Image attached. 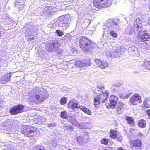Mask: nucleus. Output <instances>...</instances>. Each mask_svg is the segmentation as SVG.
Instances as JSON below:
<instances>
[{"instance_id":"obj_17","label":"nucleus","mask_w":150,"mask_h":150,"mask_svg":"<svg viewBox=\"0 0 150 150\" xmlns=\"http://www.w3.org/2000/svg\"><path fill=\"white\" fill-rule=\"evenodd\" d=\"M118 100V98L116 96L112 95L110 98V103L108 104L109 107L114 108Z\"/></svg>"},{"instance_id":"obj_44","label":"nucleus","mask_w":150,"mask_h":150,"mask_svg":"<svg viewBox=\"0 0 150 150\" xmlns=\"http://www.w3.org/2000/svg\"><path fill=\"white\" fill-rule=\"evenodd\" d=\"M138 134L139 136H141L142 135V133L140 131L138 132Z\"/></svg>"},{"instance_id":"obj_29","label":"nucleus","mask_w":150,"mask_h":150,"mask_svg":"<svg viewBox=\"0 0 150 150\" xmlns=\"http://www.w3.org/2000/svg\"><path fill=\"white\" fill-rule=\"evenodd\" d=\"M77 141L79 144H82L84 142H87V141H86L83 139V138L81 136L77 137Z\"/></svg>"},{"instance_id":"obj_25","label":"nucleus","mask_w":150,"mask_h":150,"mask_svg":"<svg viewBox=\"0 0 150 150\" xmlns=\"http://www.w3.org/2000/svg\"><path fill=\"white\" fill-rule=\"evenodd\" d=\"M142 65L143 67L150 70V61L146 60L143 62Z\"/></svg>"},{"instance_id":"obj_28","label":"nucleus","mask_w":150,"mask_h":150,"mask_svg":"<svg viewBox=\"0 0 150 150\" xmlns=\"http://www.w3.org/2000/svg\"><path fill=\"white\" fill-rule=\"evenodd\" d=\"M38 54L39 57L42 59L45 57L47 55L46 52L43 51L39 52Z\"/></svg>"},{"instance_id":"obj_45","label":"nucleus","mask_w":150,"mask_h":150,"mask_svg":"<svg viewBox=\"0 0 150 150\" xmlns=\"http://www.w3.org/2000/svg\"><path fill=\"white\" fill-rule=\"evenodd\" d=\"M117 150H124V149L122 147H119L117 148Z\"/></svg>"},{"instance_id":"obj_34","label":"nucleus","mask_w":150,"mask_h":150,"mask_svg":"<svg viewBox=\"0 0 150 150\" xmlns=\"http://www.w3.org/2000/svg\"><path fill=\"white\" fill-rule=\"evenodd\" d=\"M60 102L61 104H65L67 102V99L64 97H62L61 99Z\"/></svg>"},{"instance_id":"obj_46","label":"nucleus","mask_w":150,"mask_h":150,"mask_svg":"<svg viewBox=\"0 0 150 150\" xmlns=\"http://www.w3.org/2000/svg\"><path fill=\"white\" fill-rule=\"evenodd\" d=\"M34 39V38L33 37L29 38L28 39L29 40H33Z\"/></svg>"},{"instance_id":"obj_43","label":"nucleus","mask_w":150,"mask_h":150,"mask_svg":"<svg viewBox=\"0 0 150 150\" xmlns=\"http://www.w3.org/2000/svg\"><path fill=\"white\" fill-rule=\"evenodd\" d=\"M146 113H147V114H148V115L150 117V110H148L146 111Z\"/></svg>"},{"instance_id":"obj_23","label":"nucleus","mask_w":150,"mask_h":150,"mask_svg":"<svg viewBox=\"0 0 150 150\" xmlns=\"http://www.w3.org/2000/svg\"><path fill=\"white\" fill-rule=\"evenodd\" d=\"M116 108L117 113L118 114H121L124 110V104L121 102H118L117 104Z\"/></svg>"},{"instance_id":"obj_41","label":"nucleus","mask_w":150,"mask_h":150,"mask_svg":"<svg viewBox=\"0 0 150 150\" xmlns=\"http://www.w3.org/2000/svg\"><path fill=\"white\" fill-rule=\"evenodd\" d=\"M19 6L18 7V8H19V10H22L23 9V8H24V5L23 4H20L19 5Z\"/></svg>"},{"instance_id":"obj_8","label":"nucleus","mask_w":150,"mask_h":150,"mask_svg":"<svg viewBox=\"0 0 150 150\" xmlns=\"http://www.w3.org/2000/svg\"><path fill=\"white\" fill-rule=\"evenodd\" d=\"M112 2L111 0H95L93 5L95 7L100 9L110 6Z\"/></svg>"},{"instance_id":"obj_27","label":"nucleus","mask_w":150,"mask_h":150,"mask_svg":"<svg viewBox=\"0 0 150 150\" xmlns=\"http://www.w3.org/2000/svg\"><path fill=\"white\" fill-rule=\"evenodd\" d=\"M110 135L111 137L115 138L117 135V133L114 130H112L110 131Z\"/></svg>"},{"instance_id":"obj_31","label":"nucleus","mask_w":150,"mask_h":150,"mask_svg":"<svg viewBox=\"0 0 150 150\" xmlns=\"http://www.w3.org/2000/svg\"><path fill=\"white\" fill-rule=\"evenodd\" d=\"M87 123H81L80 124H78L77 125L79 126V128L85 129L87 128Z\"/></svg>"},{"instance_id":"obj_14","label":"nucleus","mask_w":150,"mask_h":150,"mask_svg":"<svg viewBox=\"0 0 150 150\" xmlns=\"http://www.w3.org/2000/svg\"><path fill=\"white\" fill-rule=\"evenodd\" d=\"M142 144V142L141 140H134L131 142V147L133 150H140Z\"/></svg>"},{"instance_id":"obj_50","label":"nucleus","mask_w":150,"mask_h":150,"mask_svg":"<svg viewBox=\"0 0 150 150\" xmlns=\"http://www.w3.org/2000/svg\"><path fill=\"white\" fill-rule=\"evenodd\" d=\"M68 150H71L70 149H68Z\"/></svg>"},{"instance_id":"obj_18","label":"nucleus","mask_w":150,"mask_h":150,"mask_svg":"<svg viewBox=\"0 0 150 150\" xmlns=\"http://www.w3.org/2000/svg\"><path fill=\"white\" fill-rule=\"evenodd\" d=\"M144 41L143 40H140L138 42L137 45L141 48L147 50L149 48L150 45L149 44Z\"/></svg>"},{"instance_id":"obj_7","label":"nucleus","mask_w":150,"mask_h":150,"mask_svg":"<svg viewBox=\"0 0 150 150\" xmlns=\"http://www.w3.org/2000/svg\"><path fill=\"white\" fill-rule=\"evenodd\" d=\"M21 132L23 135L27 137H33L38 135V131L35 127H31L26 125L21 130Z\"/></svg>"},{"instance_id":"obj_11","label":"nucleus","mask_w":150,"mask_h":150,"mask_svg":"<svg viewBox=\"0 0 150 150\" xmlns=\"http://www.w3.org/2000/svg\"><path fill=\"white\" fill-rule=\"evenodd\" d=\"M25 26L26 28L25 36L28 37L34 35L36 31L37 30L35 27L33 26L29 23L26 24Z\"/></svg>"},{"instance_id":"obj_26","label":"nucleus","mask_w":150,"mask_h":150,"mask_svg":"<svg viewBox=\"0 0 150 150\" xmlns=\"http://www.w3.org/2000/svg\"><path fill=\"white\" fill-rule=\"evenodd\" d=\"M138 124L139 126L141 128H144L146 127V122L145 120H143L142 119L139 120Z\"/></svg>"},{"instance_id":"obj_10","label":"nucleus","mask_w":150,"mask_h":150,"mask_svg":"<svg viewBox=\"0 0 150 150\" xmlns=\"http://www.w3.org/2000/svg\"><path fill=\"white\" fill-rule=\"evenodd\" d=\"M25 106L21 104H19L10 108L9 112L12 115H15L24 112Z\"/></svg>"},{"instance_id":"obj_20","label":"nucleus","mask_w":150,"mask_h":150,"mask_svg":"<svg viewBox=\"0 0 150 150\" xmlns=\"http://www.w3.org/2000/svg\"><path fill=\"white\" fill-rule=\"evenodd\" d=\"M89 64L90 62L89 61L86 60L82 61L79 60L75 62L76 66L80 67H83L89 65Z\"/></svg>"},{"instance_id":"obj_38","label":"nucleus","mask_w":150,"mask_h":150,"mask_svg":"<svg viewBox=\"0 0 150 150\" xmlns=\"http://www.w3.org/2000/svg\"><path fill=\"white\" fill-rule=\"evenodd\" d=\"M115 138L117 139V140H118V141H121L122 140L123 137L122 136H119L118 135H117V136Z\"/></svg>"},{"instance_id":"obj_22","label":"nucleus","mask_w":150,"mask_h":150,"mask_svg":"<svg viewBox=\"0 0 150 150\" xmlns=\"http://www.w3.org/2000/svg\"><path fill=\"white\" fill-rule=\"evenodd\" d=\"M11 75L10 74H6L3 76L0 79V83L4 84L9 81Z\"/></svg>"},{"instance_id":"obj_16","label":"nucleus","mask_w":150,"mask_h":150,"mask_svg":"<svg viewBox=\"0 0 150 150\" xmlns=\"http://www.w3.org/2000/svg\"><path fill=\"white\" fill-rule=\"evenodd\" d=\"M128 52L130 55L133 56H138L140 54L138 48L134 46L129 47L128 48Z\"/></svg>"},{"instance_id":"obj_47","label":"nucleus","mask_w":150,"mask_h":150,"mask_svg":"<svg viewBox=\"0 0 150 150\" xmlns=\"http://www.w3.org/2000/svg\"><path fill=\"white\" fill-rule=\"evenodd\" d=\"M52 143L54 144H56L57 143L56 141L55 140H54L52 141Z\"/></svg>"},{"instance_id":"obj_40","label":"nucleus","mask_w":150,"mask_h":150,"mask_svg":"<svg viewBox=\"0 0 150 150\" xmlns=\"http://www.w3.org/2000/svg\"><path fill=\"white\" fill-rule=\"evenodd\" d=\"M143 103L144 107H145V108H147L149 107V105L147 104V103L146 102H144Z\"/></svg>"},{"instance_id":"obj_4","label":"nucleus","mask_w":150,"mask_h":150,"mask_svg":"<svg viewBox=\"0 0 150 150\" xmlns=\"http://www.w3.org/2000/svg\"><path fill=\"white\" fill-rule=\"evenodd\" d=\"M67 105L69 108H72L74 110L79 108L86 114L90 115L92 114V112L90 110L84 106L80 105L75 99H71L68 103Z\"/></svg>"},{"instance_id":"obj_42","label":"nucleus","mask_w":150,"mask_h":150,"mask_svg":"<svg viewBox=\"0 0 150 150\" xmlns=\"http://www.w3.org/2000/svg\"><path fill=\"white\" fill-rule=\"evenodd\" d=\"M86 22H88V24H87V25H89V24H90V20H88V19L86 20L85 21L84 23H86Z\"/></svg>"},{"instance_id":"obj_48","label":"nucleus","mask_w":150,"mask_h":150,"mask_svg":"<svg viewBox=\"0 0 150 150\" xmlns=\"http://www.w3.org/2000/svg\"><path fill=\"white\" fill-rule=\"evenodd\" d=\"M112 148L110 147L108 148L107 149H105V150H112Z\"/></svg>"},{"instance_id":"obj_2","label":"nucleus","mask_w":150,"mask_h":150,"mask_svg":"<svg viewBox=\"0 0 150 150\" xmlns=\"http://www.w3.org/2000/svg\"><path fill=\"white\" fill-rule=\"evenodd\" d=\"M104 86H102L101 88L97 87L96 89V93L98 95V96L96 97L94 99V104L95 107L100 103H104L106 100L108 96L109 92L108 91L104 92L102 91V88H104Z\"/></svg>"},{"instance_id":"obj_9","label":"nucleus","mask_w":150,"mask_h":150,"mask_svg":"<svg viewBox=\"0 0 150 150\" xmlns=\"http://www.w3.org/2000/svg\"><path fill=\"white\" fill-rule=\"evenodd\" d=\"M125 51V48L118 44L115 45L113 47L111 56L114 57H119Z\"/></svg>"},{"instance_id":"obj_6","label":"nucleus","mask_w":150,"mask_h":150,"mask_svg":"<svg viewBox=\"0 0 150 150\" xmlns=\"http://www.w3.org/2000/svg\"><path fill=\"white\" fill-rule=\"evenodd\" d=\"M105 25L108 27L110 30V35L113 37L117 38V35L114 31L118 29L119 25L118 21L110 20L106 23Z\"/></svg>"},{"instance_id":"obj_12","label":"nucleus","mask_w":150,"mask_h":150,"mask_svg":"<svg viewBox=\"0 0 150 150\" xmlns=\"http://www.w3.org/2000/svg\"><path fill=\"white\" fill-rule=\"evenodd\" d=\"M60 46V43L57 41L49 42L47 45V49L50 52H57Z\"/></svg>"},{"instance_id":"obj_15","label":"nucleus","mask_w":150,"mask_h":150,"mask_svg":"<svg viewBox=\"0 0 150 150\" xmlns=\"http://www.w3.org/2000/svg\"><path fill=\"white\" fill-rule=\"evenodd\" d=\"M141 97L137 94H135L130 98L129 103L132 105H136L141 103Z\"/></svg>"},{"instance_id":"obj_36","label":"nucleus","mask_w":150,"mask_h":150,"mask_svg":"<svg viewBox=\"0 0 150 150\" xmlns=\"http://www.w3.org/2000/svg\"><path fill=\"white\" fill-rule=\"evenodd\" d=\"M101 143L102 144L106 145L108 143V141L107 139L103 138L101 140Z\"/></svg>"},{"instance_id":"obj_39","label":"nucleus","mask_w":150,"mask_h":150,"mask_svg":"<svg viewBox=\"0 0 150 150\" xmlns=\"http://www.w3.org/2000/svg\"><path fill=\"white\" fill-rule=\"evenodd\" d=\"M55 52V53L56 54H60L62 52V50L60 49H58L57 50V52Z\"/></svg>"},{"instance_id":"obj_3","label":"nucleus","mask_w":150,"mask_h":150,"mask_svg":"<svg viewBox=\"0 0 150 150\" xmlns=\"http://www.w3.org/2000/svg\"><path fill=\"white\" fill-rule=\"evenodd\" d=\"M139 22V24L137 23L134 24V28L137 29L138 33L139 36V38L141 40L143 41H147L148 39L149 38L150 34L146 30H142V21L140 19H138L136 20V22Z\"/></svg>"},{"instance_id":"obj_32","label":"nucleus","mask_w":150,"mask_h":150,"mask_svg":"<svg viewBox=\"0 0 150 150\" xmlns=\"http://www.w3.org/2000/svg\"><path fill=\"white\" fill-rule=\"evenodd\" d=\"M33 150H45V149L42 146H36L33 147Z\"/></svg>"},{"instance_id":"obj_33","label":"nucleus","mask_w":150,"mask_h":150,"mask_svg":"<svg viewBox=\"0 0 150 150\" xmlns=\"http://www.w3.org/2000/svg\"><path fill=\"white\" fill-rule=\"evenodd\" d=\"M60 117L63 119L67 118V114L65 111H64L61 112Z\"/></svg>"},{"instance_id":"obj_49","label":"nucleus","mask_w":150,"mask_h":150,"mask_svg":"<svg viewBox=\"0 0 150 150\" xmlns=\"http://www.w3.org/2000/svg\"><path fill=\"white\" fill-rule=\"evenodd\" d=\"M149 21H150V18H149Z\"/></svg>"},{"instance_id":"obj_35","label":"nucleus","mask_w":150,"mask_h":150,"mask_svg":"<svg viewBox=\"0 0 150 150\" xmlns=\"http://www.w3.org/2000/svg\"><path fill=\"white\" fill-rule=\"evenodd\" d=\"M56 33H57V35L59 36H62L64 34L63 32L59 30L56 31Z\"/></svg>"},{"instance_id":"obj_13","label":"nucleus","mask_w":150,"mask_h":150,"mask_svg":"<svg viewBox=\"0 0 150 150\" xmlns=\"http://www.w3.org/2000/svg\"><path fill=\"white\" fill-rule=\"evenodd\" d=\"M60 23L62 24V26L63 29L66 28L69 26L70 19L67 17L64 16L60 18L58 20Z\"/></svg>"},{"instance_id":"obj_37","label":"nucleus","mask_w":150,"mask_h":150,"mask_svg":"<svg viewBox=\"0 0 150 150\" xmlns=\"http://www.w3.org/2000/svg\"><path fill=\"white\" fill-rule=\"evenodd\" d=\"M56 124L54 123H49L47 124V126L50 129L56 126Z\"/></svg>"},{"instance_id":"obj_5","label":"nucleus","mask_w":150,"mask_h":150,"mask_svg":"<svg viewBox=\"0 0 150 150\" xmlns=\"http://www.w3.org/2000/svg\"><path fill=\"white\" fill-rule=\"evenodd\" d=\"M81 48L85 51H89L93 48L95 44L85 37L81 38L79 41Z\"/></svg>"},{"instance_id":"obj_24","label":"nucleus","mask_w":150,"mask_h":150,"mask_svg":"<svg viewBox=\"0 0 150 150\" xmlns=\"http://www.w3.org/2000/svg\"><path fill=\"white\" fill-rule=\"evenodd\" d=\"M68 120L69 122L75 126H77L78 122L76 120L75 118L73 117H70L68 118Z\"/></svg>"},{"instance_id":"obj_1","label":"nucleus","mask_w":150,"mask_h":150,"mask_svg":"<svg viewBox=\"0 0 150 150\" xmlns=\"http://www.w3.org/2000/svg\"><path fill=\"white\" fill-rule=\"evenodd\" d=\"M35 96L29 98L28 102L30 105L38 104L47 97V93L43 88L36 87L34 90Z\"/></svg>"},{"instance_id":"obj_19","label":"nucleus","mask_w":150,"mask_h":150,"mask_svg":"<svg viewBox=\"0 0 150 150\" xmlns=\"http://www.w3.org/2000/svg\"><path fill=\"white\" fill-rule=\"evenodd\" d=\"M95 61L96 64L102 69L108 67V64L104 61H101L99 59H96Z\"/></svg>"},{"instance_id":"obj_21","label":"nucleus","mask_w":150,"mask_h":150,"mask_svg":"<svg viewBox=\"0 0 150 150\" xmlns=\"http://www.w3.org/2000/svg\"><path fill=\"white\" fill-rule=\"evenodd\" d=\"M139 23H140L139 22H137L136 20L135 22H134V23L133 29L131 26H128V27L125 30L126 33L130 35L132 34L134 31H135L136 30L137 31V29H138L137 28L136 29L135 28H134V24H136L137 23L139 24Z\"/></svg>"},{"instance_id":"obj_30","label":"nucleus","mask_w":150,"mask_h":150,"mask_svg":"<svg viewBox=\"0 0 150 150\" xmlns=\"http://www.w3.org/2000/svg\"><path fill=\"white\" fill-rule=\"evenodd\" d=\"M125 118L128 123L132 124L133 123L134 120L133 118L129 116H126Z\"/></svg>"}]
</instances>
